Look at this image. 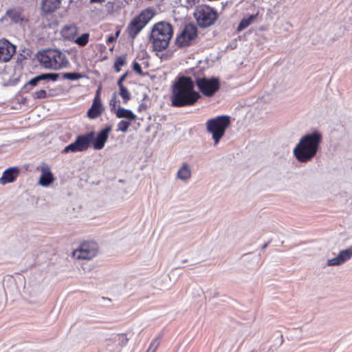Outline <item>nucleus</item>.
<instances>
[{
    "mask_svg": "<svg viewBox=\"0 0 352 352\" xmlns=\"http://www.w3.org/2000/svg\"><path fill=\"white\" fill-rule=\"evenodd\" d=\"M127 74H127V72L124 73V74H122V75L120 76V78L118 79V82H117L118 87H120V86H124V85H123L122 82H123V81L124 80V79L126 78Z\"/></svg>",
    "mask_w": 352,
    "mask_h": 352,
    "instance_id": "obj_37",
    "label": "nucleus"
},
{
    "mask_svg": "<svg viewBox=\"0 0 352 352\" xmlns=\"http://www.w3.org/2000/svg\"><path fill=\"white\" fill-rule=\"evenodd\" d=\"M322 142V133L317 129L302 135L293 150V155L300 163H307L314 158Z\"/></svg>",
    "mask_w": 352,
    "mask_h": 352,
    "instance_id": "obj_2",
    "label": "nucleus"
},
{
    "mask_svg": "<svg viewBox=\"0 0 352 352\" xmlns=\"http://www.w3.org/2000/svg\"><path fill=\"white\" fill-rule=\"evenodd\" d=\"M192 172L190 166L186 162H184L177 172V178L186 182L191 177Z\"/></svg>",
    "mask_w": 352,
    "mask_h": 352,
    "instance_id": "obj_18",
    "label": "nucleus"
},
{
    "mask_svg": "<svg viewBox=\"0 0 352 352\" xmlns=\"http://www.w3.org/2000/svg\"><path fill=\"white\" fill-rule=\"evenodd\" d=\"M111 130V125H107L98 133L96 137L95 135H94L91 144L95 150H100L104 148Z\"/></svg>",
    "mask_w": 352,
    "mask_h": 352,
    "instance_id": "obj_14",
    "label": "nucleus"
},
{
    "mask_svg": "<svg viewBox=\"0 0 352 352\" xmlns=\"http://www.w3.org/2000/svg\"><path fill=\"white\" fill-rule=\"evenodd\" d=\"M76 27L74 25H66L61 31L63 36L69 38L76 32Z\"/></svg>",
    "mask_w": 352,
    "mask_h": 352,
    "instance_id": "obj_27",
    "label": "nucleus"
},
{
    "mask_svg": "<svg viewBox=\"0 0 352 352\" xmlns=\"http://www.w3.org/2000/svg\"><path fill=\"white\" fill-rule=\"evenodd\" d=\"M148 108V105L144 103V102H142L139 106H138V111L139 112H142V111H146Z\"/></svg>",
    "mask_w": 352,
    "mask_h": 352,
    "instance_id": "obj_38",
    "label": "nucleus"
},
{
    "mask_svg": "<svg viewBox=\"0 0 352 352\" xmlns=\"http://www.w3.org/2000/svg\"><path fill=\"white\" fill-rule=\"evenodd\" d=\"M255 17L256 16L253 14L244 16L240 21L239 24L238 25L237 31H242L248 26H249L252 22V21L255 19Z\"/></svg>",
    "mask_w": 352,
    "mask_h": 352,
    "instance_id": "obj_23",
    "label": "nucleus"
},
{
    "mask_svg": "<svg viewBox=\"0 0 352 352\" xmlns=\"http://www.w3.org/2000/svg\"><path fill=\"white\" fill-rule=\"evenodd\" d=\"M105 0H90L91 3H101L104 2Z\"/></svg>",
    "mask_w": 352,
    "mask_h": 352,
    "instance_id": "obj_40",
    "label": "nucleus"
},
{
    "mask_svg": "<svg viewBox=\"0 0 352 352\" xmlns=\"http://www.w3.org/2000/svg\"><path fill=\"white\" fill-rule=\"evenodd\" d=\"M268 244H269L268 243L263 244L261 247V250H265L267 247Z\"/></svg>",
    "mask_w": 352,
    "mask_h": 352,
    "instance_id": "obj_41",
    "label": "nucleus"
},
{
    "mask_svg": "<svg viewBox=\"0 0 352 352\" xmlns=\"http://www.w3.org/2000/svg\"><path fill=\"white\" fill-rule=\"evenodd\" d=\"M132 67H133V69L136 73H138V74H140V75L142 74V67H141L140 65L138 62L133 61V64H132Z\"/></svg>",
    "mask_w": 352,
    "mask_h": 352,
    "instance_id": "obj_35",
    "label": "nucleus"
},
{
    "mask_svg": "<svg viewBox=\"0 0 352 352\" xmlns=\"http://www.w3.org/2000/svg\"><path fill=\"white\" fill-rule=\"evenodd\" d=\"M100 87H99L96 93L92 104L88 110L87 114L90 119H96L100 116L103 110V106L100 98Z\"/></svg>",
    "mask_w": 352,
    "mask_h": 352,
    "instance_id": "obj_15",
    "label": "nucleus"
},
{
    "mask_svg": "<svg viewBox=\"0 0 352 352\" xmlns=\"http://www.w3.org/2000/svg\"><path fill=\"white\" fill-rule=\"evenodd\" d=\"M60 0H43L42 10L46 13L54 12L60 7Z\"/></svg>",
    "mask_w": 352,
    "mask_h": 352,
    "instance_id": "obj_19",
    "label": "nucleus"
},
{
    "mask_svg": "<svg viewBox=\"0 0 352 352\" xmlns=\"http://www.w3.org/2000/svg\"><path fill=\"white\" fill-rule=\"evenodd\" d=\"M130 125V121L123 120H120L117 124V131L125 133L128 130Z\"/></svg>",
    "mask_w": 352,
    "mask_h": 352,
    "instance_id": "obj_31",
    "label": "nucleus"
},
{
    "mask_svg": "<svg viewBox=\"0 0 352 352\" xmlns=\"http://www.w3.org/2000/svg\"><path fill=\"white\" fill-rule=\"evenodd\" d=\"M38 169L41 173L38 184L41 186H49L54 182L55 177L51 172L50 167L47 164L43 162Z\"/></svg>",
    "mask_w": 352,
    "mask_h": 352,
    "instance_id": "obj_16",
    "label": "nucleus"
},
{
    "mask_svg": "<svg viewBox=\"0 0 352 352\" xmlns=\"http://www.w3.org/2000/svg\"><path fill=\"white\" fill-rule=\"evenodd\" d=\"M201 0H186L188 7L192 8L200 2Z\"/></svg>",
    "mask_w": 352,
    "mask_h": 352,
    "instance_id": "obj_36",
    "label": "nucleus"
},
{
    "mask_svg": "<svg viewBox=\"0 0 352 352\" xmlns=\"http://www.w3.org/2000/svg\"><path fill=\"white\" fill-rule=\"evenodd\" d=\"M201 98L199 92L195 90V82L189 76H179L175 78L170 95L171 106L184 107L195 104Z\"/></svg>",
    "mask_w": 352,
    "mask_h": 352,
    "instance_id": "obj_1",
    "label": "nucleus"
},
{
    "mask_svg": "<svg viewBox=\"0 0 352 352\" xmlns=\"http://www.w3.org/2000/svg\"><path fill=\"white\" fill-rule=\"evenodd\" d=\"M193 15L197 25L202 28L214 25L218 19L217 12L209 6L204 4L196 7Z\"/></svg>",
    "mask_w": 352,
    "mask_h": 352,
    "instance_id": "obj_7",
    "label": "nucleus"
},
{
    "mask_svg": "<svg viewBox=\"0 0 352 352\" xmlns=\"http://www.w3.org/2000/svg\"><path fill=\"white\" fill-rule=\"evenodd\" d=\"M126 64V55L118 56L114 62V69L116 72L120 71V67Z\"/></svg>",
    "mask_w": 352,
    "mask_h": 352,
    "instance_id": "obj_25",
    "label": "nucleus"
},
{
    "mask_svg": "<svg viewBox=\"0 0 352 352\" xmlns=\"http://www.w3.org/2000/svg\"><path fill=\"white\" fill-rule=\"evenodd\" d=\"M230 124V117L228 116H219L209 119L206 123V129L212 134L214 144H217L224 135L226 129Z\"/></svg>",
    "mask_w": 352,
    "mask_h": 352,
    "instance_id": "obj_5",
    "label": "nucleus"
},
{
    "mask_svg": "<svg viewBox=\"0 0 352 352\" xmlns=\"http://www.w3.org/2000/svg\"><path fill=\"white\" fill-rule=\"evenodd\" d=\"M119 33H120L119 31L116 32V37H114L113 36H109L106 41L107 44H109V43L113 42L116 39V38L118 36Z\"/></svg>",
    "mask_w": 352,
    "mask_h": 352,
    "instance_id": "obj_39",
    "label": "nucleus"
},
{
    "mask_svg": "<svg viewBox=\"0 0 352 352\" xmlns=\"http://www.w3.org/2000/svg\"><path fill=\"white\" fill-rule=\"evenodd\" d=\"M58 77L59 74L57 73L41 74L29 80L24 85L21 90L23 93H28L32 89V87L37 85L39 82L44 80H52L54 82L58 80Z\"/></svg>",
    "mask_w": 352,
    "mask_h": 352,
    "instance_id": "obj_12",
    "label": "nucleus"
},
{
    "mask_svg": "<svg viewBox=\"0 0 352 352\" xmlns=\"http://www.w3.org/2000/svg\"><path fill=\"white\" fill-rule=\"evenodd\" d=\"M173 36V25L166 21H160L155 23L148 38L153 51L162 52L169 45Z\"/></svg>",
    "mask_w": 352,
    "mask_h": 352,
    "instance_id": "obj_3",
    "label": "nucleus"
},
{
    "mask_svg": "<svg viewBox=\"0 0 352 352\" xmlns=\"http://www.w3.org/2000/svg\"><path fill=\"white\" fill-rule=\"evenodd\" d=\"M120 95L122 98L123 102L126 103L131 98V95L128 89L124 86H120L119 87Z\"/></svg>",
    "mask_w": 352,
    "mask_h": 352,
    "instance_id": "obj_26",
    "label": "nucleus"
},
{
    "mask_svg": "<svg viewBox=\"0 0 352 352\" xmlns=\"http://www.w3.org/2000/svg\"><path fill=\"white\" fill-rule=\"evenodd\" d=\"M338 255L339 256L342 263H346L352 258V248L341 250Z\"/></svg>",
    "mask_w": 352,
    "mask_h": 352,
    "instance_id": "obj_24",
    "label": "nucleus"
},
{
    "mask_svg": "<svg viewBox=\"0 0 352 352\" xmlns=\"http://www.w3.org/2000/svg\"><path fill=\"white\" fill-rule=\"evenodd\" d=\"M161 337L159 336L153 340L146 352H155L160 344Z\"/></svg>",
    "mask_w": 352,
    "mask_h": 352,
    "instance_id": "obj_30",
    "label": "nucleus"
},
{
    "mask_svg": "<svg viewBox=\"0 0 352 352\" xmlns=\"http://www.w3.org/2000/svg\"><path fill=\"white\" fill-rule=\"evenodd\" d=\"M34 98L36 99H45L47 97V93L44 89H40L35 91L32 95Z\"/></svg>",
    "mask_w": 352,
    "mask_h": 352,
    "instance_id": "obj_34",
    "label": "nucleus"
},
{
    "mask_svg": "<svg viewBox=\"0 0 352 352\" xmlns=\"http://www.w3.org/2000/svg\"><path fill=\"white\" fill-rule=\"evenodd\" d=\"M38 60L41 65L46 68L58 70L65 66V55L58 50L47 49L38 54Z\"/></svg>",
    "mask_w": 352,
    "mask_h": 352,
    "instance_id": "obj_4",
    "label": "nucleus"
},
{
    "mask_svg": "<svg viewBox=\"0 0 352 352\" xmlns=\"http://www.w3.org/2000/svg\"><path fill=\"white\" fill-rule=\"evenodd\" d=\"M195 84L200 92L206 97H212L220 88V82L219 78L212 77L197 78Z\"/></svg>",
    "mask_w": 352,
    "mask_h": 352,
    "instance_id": "obj_9",
    "label": "nucleus"
},
{
    "mask_svg": "<svg viewBox=\"0 0 352 352\" xmlns=\"http://www.w3.org/2000/svg\"><path fill=\"white\" fill-rule=\"evenodd\" d=\"M94 135V131L78 135L74 142L64 148L62 153H68L69 152L76 153L87 151L91 144Z\"/></svg>",
    "mask_w": 352,
    "mask_h": 352,
    "instance_id": "obj_8",
    "label": "nucleus"
},
{
    "mask_svg": "<svg viewBox=\"0 0 352 352\" xmlns=\"http://www.w3.org/2000/svg\"><path fill=\"white\" fill-rule=\"evenodd\" d=\"M116 116L118 118H125L129 121H133L137 118L136 115L130 109L119 107L116 111Z\"/></svg>",
    "mask_w": 352,
    "mask_h": 352,
    "instance_id": "obj_20",
    "label": "nucleus"
},
{
    "mask_svg": "<svg viewBox=\"0 0 352 352\" xmlns=\"http://www.w3.org/2000/svg\"><path fill=\"white\" fill-rule=\"evenodd\" d=\"M197 36V29L195 25H187L180 34L175 38V45L179 47H184L191 44Z\"/></svg>",
    "mask_w": 352,
    "mask_h": 352,
    "instance_id": "obj_10",
    "label": "nucleus"
},
{
    "mask_svg": "<svg viewBox=\"0 0 352 352\" xmlns=\"http://www.w3.org/2000/svg\"><path fill=\"white\" fill-rule=\"evenodd\" d=\"M343 263L341 261L338 255L335 258L329 259L327 263V266H339L341 265Z\"/></svg>",
    "mask_w": 352,
    "mask_h": 352,
    "instance_id": "obj_33",
    "label": "nucleus"
},
{
    "mask_svg": "<svg viewBox=\"0 0 352 352\" xmlns=\"http://www.w3.org/2000/svg\"><path fill=\"white\" fill-rule=\"evenodd\" d=\"M16 52V46L6 38L0 39V62H8Z\"/></svg>",
    "mask_w": 352,
    "mask_h": 352,
    "instance_id": "obj_13",
    "label": "nucleus"
},
{
    "mask_svg": "<svg viewBox=\"0 0 352 352\" xmlns=\"http://www.w3.org/2000/svg\"><path fill=\"white\" fill-rule=\"evenodd\" d=\"M89 34L88 33H84L78 36L75 43L80 47L85 46L89 41Z\"/></svg>",
    "mask_w": 352,
    "mask_h": 352,
    "instance_id": "obj_29",
    "label": "nucleus"
},
{
    "mask_svg": "<svg viewBox=\"0 0 352 352\" xmlns=\"http://www.w3.org/2000/svg\"><path fill=\"white\" fill-rule=\"evenodd\" d=\"M6 14L15 23L21 22L24 20L21 12L19 9L14 8L8 10Z\"/></svg>",
    "mask_w": 352,
    "mask_h": 352,
    "instance_id": "obj_21",
    "label": "nucleus"
},
{
    "mask_svg": "<svg viewBox=\"0 0 352 352\" xmlns=\"http://www.w3.org/2000/svg\"><path fill=\"white\" fill-rule=\"evenodd\" d=\"M155 15L153 10L151 8H146L135 16L129 23L126 32L129 36L134 39L142 30L149 23Z\"/></svg>",
    "mask_w": 352,
    "mask_h": 352,
    "instance_id": "obj_6",
    "label": "nucleus"
},
{
    "mask_svg": "<svg viewBox=\"0 0 352 352\" xmlns=\"http://www.w3.org/2000/svg\"><path fill=\"white\" fill-rule=\"evenodd\" d=\"M98 252L97 244L94 241L83 242L78 250L74 252V256L78 259L89 260Z\"/></svg>",
    "mask_w": 352,
    "mask_h": 352,
    "instance_id": "obj_11",
    "label": "nucleus"
},
{
    "mask_svg": "<svg viewBox=\"0 0 352 352\" xmlns=\"http://www.w3.org/2000/svg\"><path fill=\"white\" fill-rule=\"evenodd\" d=\"M61 75L63 79H67L70 80H77L83 77L81 74L78 72L63 73Z\"/></svg>",
    "mask_w": 352,
    "mask_h": 352,
    "instance_id": "obj_28",
    "label": "nucleus"
},
{
    "mask_svg": "<svg viewBox=\"0 0 352 352\" xmlns=\"http://www.w3.org/2000/svg\"><path fill=\"white\" fill-rule=\"evenodd\" d=\"M111 340H112L114 343L117 344L120 348H122L127 344L129 338L126 337V334L121 333L114 336L112 338H111Z\"/></svg>",
    "mask_w": 352,
    "mask_h": 352,
    "instance_id": "obj_22",
    "label": "nucleus"
},
{
    "mask_svg": "<svg viewBox=\"0 0 352 352\" xmlns=\"http://www.w3.org/2000/svg\"><path fill=\"white\" fill-rule=\"evenodd\" d=\"M120 104L119 100L117 99L116 94H113L111 99L109 101V106L111 111L116 113V107Z\"/></svg>",
    "mask_w": 352,
    "mask_h": 352,
    "instance_id": "obj_32",
    "label": "nucleus"
},
{
    "mask_svg": "<svg viewBox=\"0 0 352 352\" xmlns=\"http://www.w3.org/2000/svg\"><path fill=\"white\" fill-rule=\"evenodd\" d=\"M20 173V168L17 166H12L6 169L0 178V184L6 185L14 182Z\"/></svg>",
    "mask_w": 352,
    "mask_h": 352,
    "instance_id": "obj_17",
    "label": "nucleus"
}]
</instances>
